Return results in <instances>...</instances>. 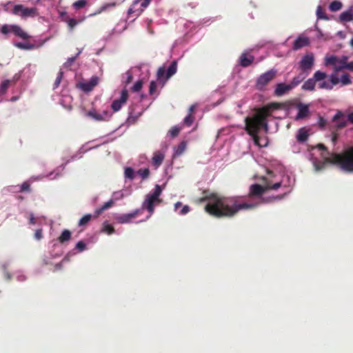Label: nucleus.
I'll list each match as a JSON object with an SVG mask.
<instances>
[{
  "label": "nucleus",
  "instance_id": "1",
  "mask_svg": "<svg viewBox=\"0 0 353 353\" xmlns=\"http://www.w3.org/2000/svg\"><path fill=\"white\" fill-rule=\"evenodd\" d=\"M208 201L205 205V210L216 218L232 217L241 210L252 209L255 204L240 203L236 197L221 196L215 193L201 198L199 201Z\"/></svg>",
  "mask_w": 353,
  "mask_h": 353
},
{
  "label": "nucleus",
  "instance_id": "2",
  "mask_svg": "<svg viewBox=\"0 0 353 353\" xmlns=\"http://www.w3.org/2000/svg\"><path fill=\"white\" fill-rule=\"evenodd\" d=\"M294 103L287 101L285 103L273 102L270 103L264 107L256 110V112L251 117H245V131L250 136L253 137L254 144L263 146L259 143L260 137L257 135L261 128L265 131H268V122L267 117L271 115V112L274 110H280L289 107L290 105H294Z\"/></svg>",
  "mask_w": 353,
  "mask_h": 353
},
{
  "label": "nucleus",
  "instance_id": "3",
  "mask_svg": "<svg viewBox=\"0 0 353 353\" xmlns=\"http://www.w3.org/2000/svg\"><path fill=\"white\" fill-rule=\"evenodd\" d=\"M150 74V65L146 63H140L123 73L121 76V81L125 86L132 83V88H142L143 85L149 80Z\"/></svg>",
  "mask_w": 353,
  "mask_h": 353
},
{
  "label": "nucleus",
  "instance_id": "4",
  "mask_svg": "<svg viewBox=\"0 0 353 353\" xmlns=\"http://www.w3.org/2000/svg\"><path fill=\"white\" fill-rule=\"evenodd\" d=\"M325 162L334 165L345 172L353 173V147L341 153H332L330 157L325 158Z\"/></svg>",
  "mask_w": 353,
  "mask_h": 353
},
{
  "label": "nucleus",
  "instance_id": "5",
  "mask_svg": "<svg viewBox=\"0 0 353 353\" xmlns=\"http://www.w3.org/2000/svg\"><path fill=\"white\" fill-rule=\"evenodd\" d=\"M177 71V61H172L170 64L163 63L157 70L156 79L152 81L149 88H157L163 87L167 81Z\"/></svg>",
  "mask_w": 353,
  "mask_h": 353
},
{
  "label": "nucleus",
  "instance_id": "6",
  "mask_svg": "<svg viewBox=\"0 0 353 353\" xmlns=\"http://www.w3.org/2000/svg\"><path fill=\"white\" fill-rule=\"evenodd\" d=\"M0 32L3 34L13 33L15 36L25 40L24 42H14V46L21 50H29L34 49L36 46L30 43L28 40L30 36L28 34L19 26L18 25H3L0 28Z\"/></svg>",
  "mask_w": 353,
  "mask_h": 353
},
{
  "label": "nucleus",
  "instance_id": "7",
  "mask_svg": "<svg viewBox=\"0 0 353 353\" xmlns=\"http://www.w3.org/2000/svg\"><path fill=\"white\" fill-rule=\"evenodd\" d=\"M5 12L20 17L21 19L35 17L39 15L38 9L36 7L27 8L22 4H14L12 1H8L3 4Z\"/></svg>",
  "mask_w": 353,
  "mask_h": 353
},
{
  "label": "nucleus",
  "instance_id": "8",
  "mask_svg": "<svg viewBox=\"0 0 353 353\" xmlns=\"http://www.w3.org/2000/svg\"><path fill=\"white\" fill-rule=\"evenodd\" d=\"M161 193V188L159 185H156L152 194H149L143 203V209L148 210L150 214L154 213V205L161 202L159 196Z\"/></svg>",
  "mask_w": 353,
  "mask_h": 353
},
{
  "label": "nucleus",
  "instance_id": "9",
  "mask_svg": "<svg viewBox=\"0 0 353 353\" xmlns=\"http://www.w3.org/2000/svg\"><path fill=\"white\" fill-rule=\"evenodd\" d=\"M347 59L346 56H343L341 58L334 55L327 56L325 57L324 64L326 66L332 65L335 72H339L345 68Z\"/></svg>",
  "mask_w": 353,
  "mask_h": 353
},
{
  "label": "nucleus",
  "instance_id": "10",
  "mask_svg": "<svg viewBox=\"0 0 353 353\" xmlns=\"http://www.w3.org/2000/svg\"><path fill=\"white\" fill-rule=\"evenodd\" d=\"M151 0H134L130 8L128 10V15H133V17L139 16L142 12L150 3Z\"/></svg>",
  "mask_w": 353,
  "mask_h": 353
},
{
  "label": "nucleus",
  "instance_id": "11",
  "mask_svg": "<svg viewBox=\"0 0 353 353\" xmlns=\"http://www.w3.org/2000/svg\"><path fill=\"white\" fill-rule=\"evenodd\" d=\"M330 81L332 85H340L345 86L352 83V78L348 73H343L340 77L334 73L330 76Z\"/></svg>",
  "mask_w": 353,
  "mask_h": 353
},
{
  "label": "nucleus",
  "instance_id": "12",
  "mask_svg": "<svg viewBox=\"0 0 353 353\" xmlns=\"http://www.w3.org/2000/svg\"><path fill=\"white\" fill-rule=\"evenodd\" d=\"M61 21L65 22L70 31H72L74 28L79 23L83 22L85 17H83L79 19L70 17L66 12H63L60 14Z\"/></svg>",
  "mask_w": 353,
  "mask_h": 353
},
{
  "label": "nucleus",
  "instance_id": "13",
  "mask_svg": "<svg viewBox=\"0 0 353 353\" xmlns=\"http://www.w3.org/2000/svg\"><path fill=\"white\" fill-rule=\"evenodd\" d=\"M277 74V70L271 69L260 75L256 80L257 86L263 87L267 85L272 80L274 79Z\"/></svg>",
  "mask_w": 353,
  "mask_h": 353
},
{
  "label": "nucleus",
  "instance_id": "14",
  "mask_svg": "<svg viewBox=\"0 0 353 353\" xmlns=\"http://www.w3.org/2000/svg\"><path fill=\"white\" fill-rule=\"evenodd\" d=\"M327 75L325 72L316 71L312 78L309 79L303 85L302 88H314L317 81L325 80Z\"/></svg>",
  "mask_w": 353,
  "mask_h": 353
},
{
  "label": "nucleus",
  "instance_id": "15",
  "mask_svg": "<svg viewBox=\"0 0 353 353\" xmlns=\"http://www.w3.org/2000/svg\"><path fill=\"white\" fill-rule=\"evenodd\" d=\"M332 121L337 122L336 127L337 128H342L346 126L347 122L350 121L353 123V113H350L347 115V119H346L344 117V114L341 112H338L336 113L334 117H332Z\"/></svg>",
  "mask_w": 353,
  "mask_h": 353
},
{
  "label": "nucleus",
  "instance_id": "16",
  "mask_svg": "<svg viewBox=\"0 0 353 353\" xmlns=\"http://www.w3.org/2000/svg\"><path fill=\"white\" fill-rule=\"evenodd\" d=\"M128 99V92L127 90H123L121 94H120L118 99H114L112 105V109L114 112H118L123 105H125L126 101Z\"/></svg>",
  "mask_w": 353,
  "mask_h": 353
},
{
  "label": "nucleus",
  "instance_id": "17",
  "mask_svg": "<svg viewBox=\"0 0 353 353\" xmlns=\"http://www.w3.org/2000/svg\"><path fill=\"white\" fill-rule=\"evenodd\" d=\"M100 79L97 76H92L89 80L81 79L77 85V88L88 89L98 85Z\"/></svg>",
  "mask_w": 353,
  "mask_h": 353
},
{
  "label": "nucleus",
  "instance_id": "18",
  "mask_svg": "<svg viewBox=\"0 0 353 353\" xmlns=\"http://www.w3.org/2000/svg\"><path fill=\"white\" fill-rule=\"evenodd\" d=\"M314 57L312 53L305 54L300 61V68L303 70H310L314 65Z\"/></svg>",
  "mask_w": 353,
  "mask_h": 353
},
{
  "label": "nucleus",
  "instance_id": "19",
  "mask_svg": "<svg viewBox=\"0 0 353 353\" xmlns=\"http://www.w3.org/2000/svg\"><path fill=\"white\" fill-rule=\"evenodd\" d=\"M140 214L141 210L139 209H137L132 213L120 214L118 216H117L115 219H117V221L119 223H130L132 221V219H134L135 217L138 216V214Z\"/></svg>",
  "mask_w": 353,
  "mask_h": 353
},
{
  "label": "nucleus",
  "instance_id": "20",
  "mask_svg": "<svg viewBox=\"0 0 353 353\" xmlns=\"http://www.w3.org/2000/svg\"><path fill=\"white\" fill-rule=\"evenodd\" d=\"M254 60V57L249 51L243 52L239 57V64L246 68L250 65Z\"/></svg>",
  "mask_w": 353,
  "mask_h": 353
},
{
  "label": "nucleus",
  "instance_id": "21",
  "mask_svg": "<svg viewBox=\"0 0 353 353\" xmlns=\"http://www.w3.org/2000/svg\"><path fill=\"white\" fill-rule=\"evenodd\" d=\"M310 43V39L307 37L299 35L294 41L292 49L294 50H298L303 47L309 46Z\"/></svg>",
  "mask_w": 353,
  "mask_h": 353
},
{
  "label": "nucleus",
  "instance_id": "22",
  "mask_svg": "<svg viewBox=\"0 0 353 353\" xmlns=\"http://www.w3.org/2000/svg\"><path fill=\"white\" fill-rule=\"evenodd\" d=\"M267 190L266 186H261L258 183L253 184L250 188V196H260Z\"/></svg>",
  "mask_w": 353,
  "mask_h": 353
},
{
  "label": "nucleus",
  "instance_id": "23",
  "mask_svg": "<svg viewBox=\"0 0 353 353\" xmlns=\"http://www.w3.org/2000/svg\"><path fill=\"white\" fill-rule=\"evenodd\" d=\"M296 108L299 110V113L296 114L295 120L299 121L300 119L306 118L307 114L310 113L308 111V107L307 105L299 103L296 105Z\"/></svg>",
  "mask_w": 353,
  "mask_h": 353
},
{
  "label": "nucleus",
  "instance_id": "24",
  "mask_svg": "<svg viewBox=\"0 0 353 353\" xmlns=\"http://www.w3.org/2000/svg\"><path fill=\"white\" fill-rule=\"evenodd\" d=\"M339 19L343 22L353 21V6L350 7L348 10L341 12L339 15Z\"/></svg>",
  "mask_w": 353,
  "mask_h": 353
},
{
  "label": "nucleus",
  "instance_id": "25",
  "mask_svg": "<svg viewBox=\"0 0 353 353\" xmlns=\"http://www.w3.org/2000/svg\"><path fill=\"white\" fill-rule=\"evenodd\" d=\"M89 115L97 121H106L110 117V113L108 111H103V113L90 112Z\"/></svg>",
  "mask_w": 353,
  "mask_h": 353
},
{
  "label": "nucleus",
  "instance_id": "26",
  "mask_svg": "<svg viewBox=\"0 0 353 353\" xmlns=\"http://www.w3.org/2000/svg\"><path fill=\"white\" fill-rule=\"evenodd\" d=\"M164 160V154L157 151L154 152V155L152 157V165L155 168H158L161 165V164L163 162Z\"/></svg>",
  "mask_w": 353,
  "mask_h": 353
},
{
  "label": "nucleus",
  "instance_id": "27",
  "mask_svg": "<svg viewBox=\"0 0 353 353\" xmlns=\"http://www.w3.org/2000/svg\"><path fill=\"white\" fill-rule=\"evenodd\" d=\"M303 81V78L301 77H296L293 79L290 85H286L284 83H279L276 85V88H292L298 85Z\"/></svg>",
  "mask_w": 353,
  "mask_h": 353
},
{
  "label": "nucleus",
  "instance_id": "28",
  "mask_svg": "<svg viewBox=\"0 0 353 353\" xmlns=\"http://www.w3.org/2000/svg\"><path fill=\"white\" fill-rule=\"evenodd\" d=\"M261 180L263 181V182L266 186V188H268V190H276L280 188L281 186V182H277V183H272V181L268 180L265 176H262Z\"/></svg>",
  "mask_w": 353,
  "mask_h": 353
},
{
  "label": "nucleus",
  "instance_id": "29",
  "mask_svg": "<svg viewBox=\"0 0 353 353\" xmlns=\"http://www.w3.org/2000/svg\"><path fill=\"white\" fill-rule=\"evenodd\" d=\"M296 138L299 143L305 142L308 138L307 130L305 128H300L298 131V134H296Z\"/></svg>",
  "mask_w": 353,
  "mask_h": 353
},
{
  "label": "nucleus",
  "instance_id": "30",
  "mask_svg": "<svg viewBox=\"0 0 353 353\" xmlns=\"http://www.w3.org/2000/svg\"><path fill=\"white\" fill-rule=\"evenodd\" d=\"M113 205H114L113 200H110L109 201L106 202L99 209L95 210L94 216L98 217V216H99L101 214H102L104 210H108L109 208H112L113 206Z\"/></svg>",
  "mask_w": 353,
  "mask_h": 353
},
{
  "label": "nucleus",
  "instance_id": "31",
  "mask_svg": "<svg viewBox=\"0 0 353 353\" xmlns=\"http://www.w3.org/2000/svg\"><path fill=\"white\" fill-rule=\"evenodd\" d=\"M72 239V232L68 230H63L62 233L58 237V241L61 244L70 241Z\"/></svg>",
  "mask_w": 353,
  "mask_h": 353
},
{
  "label": "nucleus",
  "instance_id": "32",
  "mask_svg": "<svg viewBox=\"0 0 353 353\" xmlns=\"http://www.w3.org/2000/svg\"><path fill=\"white\" fill-rule=\"evenodd\" d=\"M81 52H82V50H79L75 56L68 58L66 60V61L63 63V68L68 69V70H71L72 65L74 64V63L75 62L77 59L79 57V56L80 55Z\"/></svg>",
  "mask_w": 353,
  "mask_h": 353
},
{
  "label": "nucleus",
  "instance_id": "33",
  "mask_svg": "<svg viewBox=\"0 0 353 353\" xmlns=\"http://www.w3.org/2000/svg\"><path fill=\"white\" fill-rule=\"evenodd\" d=\"M116 6H117V3L115 2H110V3H105L103 6H101L99 8V10L97 11H96V12L94 14H100L107 10H109V9L116 7Z\"/></svg>",
  "mask_w": 353,
  "mask_h": 353
},
{
  "label": "nucleus",
  "instance_id": "34",
  "mask_svg": "<svg viewBox=\"0 0 353 353\" xmlns=\"http://www.w3.org/2000/svg\"><path fill=\"white\" fill-rule=\"evenodd\" d=\"M88 5L87 0H78L72 3V8L74 10H80L85 8Z\"/></svg>",
  "mask_w": 353,
  "mask_h": 353
},
{
  "label": "nucleus",
  "instance_id": "35",
  "mask_svg": "<svg viewBox=\"0 0 353 353\" xmlns=\"http://www.w3.org/2000/svg\"><path fill=\"white\" fill-rule=\"evenodd\" d=\"M186 148V143L185 141H182L181 143H180L177 148H176L175 149V151H174V154L176 156H180L181 154H182L185 150Z\"/></svg>",
  "mask_w": 353,
  "mask_h": 353
},
{
  "label": "nucleus",
  "instance_id": "36",
  "mask_svg": "<svg viewBox=\"0 0 353 353\" xmlns=\"http://www.w3.org/2000/svg\"><path fill=\"white\" fill-rule=\"evenodd\" d=\"M92 219V214H84L82 219H79L78 225L79 227H83L85 225H87L90 219Z\"/></svg>",
  "mask_w": 353,
  "mask_h": 353
},
{
  "label": "nucleus",
  "instance_id": "37",
  "mask_svg": "<svg viewBox=\"0 0 353 353\" xmlns=\"http://www.w3.org/2000/svg\"><path fill=\"white\" fill-rule=\"evenodd\" d=\"M342 8V3L341 1H332L330 6L329 8L332 12H336L341 10Z\"/></svg>",
  "mask_w": 353,
  "mask_h": 353
},
{
  "label": "nucleus",
  "instance_id": "38",
  "mask_svg": "<svg viewBox=\"0 0 353 353\" xmlns=\"http://www.w3.org/2000/svg\"><path fill=\"white\" fill-rule=\"evenodd\" d=\"M124 174L125 178L133 179L134 178V171L130 167H127L124 170Z\"/></svg>",
  "mask_w": 353,
  "mask_h": 353
},
{
  "label": "nucleus",
  "instance_id": "39",
  "mask_svg": "<svg viewBox=\"0 0 353 353\" xmlns=\"http://www.w3.org/2000/svg\"><path fill=\"white\" fill-rule=\"evenodd\" d=\"M180 131H181V127H179L177 125H174L169 130L170 136L173 138L175 137H177L179 135Z\"/></svg>",
  "mask_w": 353,
  "mask_h": 353
},
{
  "label": "nucleus",
  "instance_id": "40",
  "mask_svg": "<svg viewBox=\"0 0 353 353\" xmlns=\"http://www.w3.org/2000/svg\"><path fill=\"white\" fill-rule=\"evenodd\" d=\"M137 174H139L143 179H145L149 176L150 170L148 168L139 169L137 171Z\"/></svg>",
  "mask_w": 353,
  "mask_h": 353
},
{
  "label": "nucleus",
  "instance_id": "41",
  "mask_svg": "<svg viewBox=\"0 0 353 353\" xmlns=\"http://www.w3.org/2000/svg\"><path fill=\"white\" fill-rule=\"evenodd\" d=\"M102 231L105 233H107L108 235H110L114 233V228L112 225L107 223V224H104Z\"/></svg>",
  "mask_w": 353,
  "mask_h": 353
},
{
  "label": "nucleus",
  "instance_id": "42",
  "mask_svg": "<svg viewBox=\"0 0 353 353\" xmlns=\"http://www.w3.org/2000/svg\"><path fill=\"white\" fill-rule=\"evenodd\" d=\"M194 119V117L188 114V116L184 118L183 123L186 126H190L193 123Z\"/></svg>",
  "mask_w": 353,
  "mask_h": 353
},
{
  "label": "nucleus",
  "instance_id": "43",
  "mask_svg": "<svg viewBox=\"0 0 353 353\" xmlns=\"http://www.w3.org/2000/svg\"><path fill=\"white\" fill-rule=\"evenodd\" d=\"M63 72L62 71V70L61 69L57 74V77L56 78V80L54 81V87L57 88L60 85V83L63 79Z\"/></svg>",
  "mask_w": 353,
  "mask_h": 353
},
{
  "label": "nucleus",
  "instance_id": "44",
  "mask_svg": "<svg viewBox=\"0 0 353 353\" xmlns=\"http://www.w3.org/2000/svg\"><path fill=\"white\" fill-rule=\"evenodd\" d=\"M21 192H30V183L28 181L23 182L19 189Z\"/></svg>",
  "mask_w": 353,
  "mask_h": 353
},
{
  "label": "nucleus",
  "instance_id": "45",
  "mask_svg": "<svg viewBox=\"0 0 353 353\" xmlns=\"http://www.w3.org/2000/svg\"><path fill=\"white\" fill-rule=\"evenodd\" d=\"M34 237L37 241H40L43 238V230L41 228L37 229L36 232H34Z\"/></svg>",
  "mask_w": 353,
  "mask_h": 353
},
{
  "label": "nucleus",
  "instance_id": "46",
  "mask_svg": "<svg viewBox=\"0 0 353 353\" xmlns=\"http://www.w3.org/2000/svg\"><path fill=\"white\" fill-rule=\"evenodd\" d=\"M13 85V81L12 80H6V81H3L1 85H0V88H7L10 86H12Z\"/></svg>",
  "mask_w": 353,
  "mask_h": 353
},
{
  "label": "nucleus",
  "instance_id": "47",
  "mask_svg": "<svg viewBox=\"0 0 353 353\" xmlns=\"http://www.w3.org/2000/svg\"><path fill=\"white\" fill-rule=\"evenodd\" d=\"M316 15L319 19H326V17L325 16L324 12H323L320 6L317 8Z\"/></svg>",
  "mask_w": 353,
  "mask_h": 353
},
{
  "label": "nucleus",
  "instance_id": "48",
  "mask_svg": "<svg viewBox=\"0 0 353 353\" xmlns=\"http://www.w3.org/2000/svg\"><path fill=\"white\" fill-rule=\"evenodd\" d=\"M76 248L79 252H83L85 248V244L83 243V241H79L76 245Z\"/></svg>",
  "mask_w": 353,
  "mask_h": 353
},
{
  "label": "nucleus",
  "instance_id": "49",
  "mask_svg": "<svg viewBox=\"0 0 353 353\" xmlns=\"http://www.w3.org/2000/svg\"><path fill=\"white\" fill-rule=\"evenodd\" d=\"M190 211V208L188 205H183L182 209H181L180 212H179V214H185L187 213H188Z\"/></svg>",
  "mask_w": 353,
  "mask_h": 353
},
{
  "label": "nucleus",
  "instance_id": "50",
  "mask_svg": "<svg viewBox=\"0 0 353 353\" xmlns=\"http://www.w3.org/2000/svg\"><path fill=\"white\" fill-rule=\"evenodd\" d=\"M266 173H268V176H265V177L267 178L270 181H272V179L275 177V174L274 173L273 171H272L270 170H266Z\"/></svg>",
  "mask_w": 353,
  "mask_h": 353
},
{
  "label": "nucleus",
  "instance_id": "51",
  "mask_svg": "<svg viewBox=\"0 0 353 353\" xmlns=\"http://www.w3.org/2000/svg\"><path fill=\"white\" fill-rule=\"evenodd\" d=\"M345 69H347L353 72V61L350 62H347V61H346Z\"/></svg>",
  "mask_w": 353,
  "mask_h": 353
},
{
  "label": "nucleus",
  "instance_id": "52",
  "mask_svg": "<svg viewBox=\"0 0 353 353\" xmlns=\"http://www.w3.org/2000/svg\"><path fill=\"white\" fill-rule=\"evenodd\" d=\"M287 91H288V90H275V95H276V96H282Z\"/></svg>",
  "mask_w": 353,
  "mask_h": 353
},
{
  "label": "nucleus",
  "instance_id": "53",
  "mask_svg": "<svg viewBox=\"0 0 353 353\" xmlns=\"http://www.w3.org/2000/svg\"><path fill=\"white\" fill-rule=\"evenodd\" d=\"M37 223V220L34 217L33 214H30V216H29V223L31 225H34Z\"/></svg>",
  "mask_w": 353,
  "mask_h": 353
},
{
  "label": "nucleus",
  "instance_id": "54",
  "mask_svg": "<svg viewBox=\"0 0 353 353\" xmlns=\"http://www.w3.org/2000/svg\"><path fill=\"white\" fill-rule=\"evenodd\" d=\"M197 106H198V105H196V104H194V105H190V107L189 108V113L188 114H190L192 115L194 113V110L196 109V108Z\"/></svg>",
  "mask_w": 353,
  "mask_h": 353
},
{
  "label": "nucleus",
  "instance_id": "55",
  "mask_svg": "<svg viewBox=\"0 0 353 353\" xmlns=\"http://www.w3.org/2000/svg\"><path fill=\"white\" fill-rule=\"evenodd\" d=\"M183 204L181 202L178 201L174 204V209L177 210H179V208H183Z\"/></svg>",
  "mask_w": 353,
  "mask_h": 353
},
{
  "label": "nucleus",
  "instance_id": "56",
  "mask_svg": "<svg viewBox=\"0 0 353 353\" xmlns=\"http://www.w3.org/2000/svg\"><path fill=\"white\" fill-rule=\"evenodd\" d=\"M319 124H320V126H321V127L325 126V124H326L325 120L324 119H323L322 117H320Z\"/></svg>",
  "mask_w": 353,
  "mask_h": 353
},
{
  "label": "nucleus",
  "instance_id": "57",
  "mask_svg": "<svg viewBox=\"0 0 353 353\" xmlns=\"http://www.w3.org/2000/svg\"><path fill=\"white\" fill-rule=\"evenodd\" d=\"M317 148L322 150H326V148L324 144L320 143L319 145H317Z\"/></svg>",
  "mask_w": 353,
  "mask_h": 353
},
{
  "label": "nucleus",
  "instance_id": "58",
  "mask_svg": "<svg viewBox=\"0 0 353 353\" xmlns=\"http://www.w3.org/2000/svg\"><path fill=\"white\" fill-rule=\"evenodd\" d=\"M336 139H337V135L336 134H332V143H335Z\"/></svg>",
  "mask_w": 353,
  "mask_h": 353
},
{
  "label": "nucleus",
  "instance_id": "59",
  "mask_svg": "<svg viewBox=\"0 0 353 353\" xmlns=\"http://www.w3.org/2000/svg\"><path fill=\"white\" fill-rule=\"evenodd\" d=\"M133 91L137 92V94H139V96H140L141 99H143V95L142 94L140 93V91L141 90H133Z\"/></svg>",
  "mask_w": 353,
  "mask_h": 353
},
{
  "label": "nucleus",
  "instance_id": "60",
  "mask_svg": "<svg viewBox=\"0 0 353 353\" xmlns=\"http://www.w3.org/2000/svg\"><path fill=\"white\" fill-rule=\"evenodd\" d=\"M321 88H327V84H326V83H325V81H323V82L322 83V84L321 85Z\"/></svg>",
  "mask_w": 353,
  "mask_h": 353
},
{
  "label": "nucleus",
  "instance_id": "61",
  "mask_svg": "<svg viewBox=\"0 0 353 353\" xmlns=\"http://www.w3.org/2000/svg\"><path fill=\"white\" fill-rule=\"evenodd\" d=\"M150 94H153L154 92L156 91L155 90H150Z\"/></svg>",
  "mask_w": 353,
  "mask_h": 353
},
{
  "label": "nucleus",
  "instance_id": "62",
  "mask_svg": "<svg viewBox=\"0 0 353 353\" xmlns=\"http://www.w3.org/2000/svg\"><path fill=\"white\" fill-rule=\"evenodd\" d=\"M350 43L351 45V46L353 47V38L351 39Z\"/></svg>",
  "mask_w": 353,
  "mask_h": 353
},
{
  "label": "nucleus",
  "instance_id": "63",
  "mask_svg": "<svg viewBox=\"0 0 353 353\" xmlns=\"http://www.w3.org/2000/svg\"><path fill=\"white\" fill-rule=\"evenodd\" d=\"M59 266V267H61V264H57L56 265V268L57 269V267Z\"/></svg>",
  "mask_w": 353,
  "mask_h": 353
},
{
  "label": "nucleus",
  "instance_id": "64",
  "mask_svg": "<svg viewBox=\"0 0 353 353\" xmlns=\"http://www.w3.org/2000/svg\"><path fill=\"white\" fill-rule=\"evenodd\" d=\"M92 90H89V89H87V90H83V91L85 92H89V91H91Z\"/></svg>",
  "mask_w": 353,
  "mask_h": 353
}]
</instances>
